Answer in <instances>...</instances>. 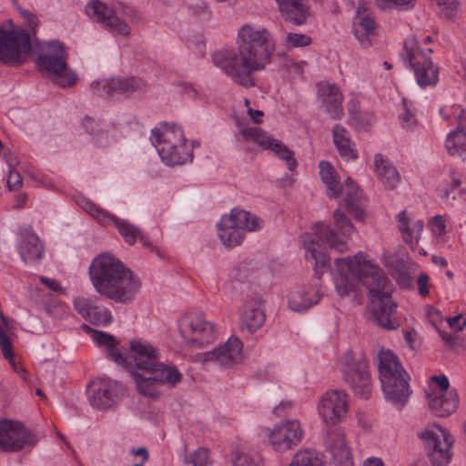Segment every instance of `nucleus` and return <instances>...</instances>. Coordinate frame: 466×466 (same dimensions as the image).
I'll use <instances>...</instances> for the list:
<instances>
[{"mask_svg": "<svg viewBox=\"0 0 466 466\" xmlns=\"http://www.w3.org/2000/svg\"><path fill=\"white\" fill-rule=\"evenodd\" d=\"M268 441L276 451L284 452L297 446L303 438V430L297 420L277 424L268 434Z\"/></svg>", "mask_w": 466, "mask_h": 466, "instance_id": "nucleus-16", "label": "nucleus"}, {"mask_svg": "<svg viewBox=\"0 0 466 466\" xmlns=\"http://www.w3.org/2000/svg\"><path fill=\"white\" fill-rule=\"evenodd\" d=\"M36 442L35 435L22 422L8 419L0 420V452H17Z\"/></svg>", "mask_w": 466, "mask_h": 466, "instance_id": "nucleus-13", "label": "nucleus"}, {"mask_svg": "<svg viewBox=\"0 0 466 466\" xmlns=\"http://www.w3.org/2000/svg\"><path fill=\"white\" fill-rule=\"evenodd\" d=\"M178 331L186 346L201 349L216 339L215 325L198 312L183 315L178 320Z\"/></svg>", "mask_w": 466, "mask_h": 466, "instance_id": "nucleus-10", "label": "nucleus"}, {"mask_svg": "<svg viewBox=\"0 0 466 466\" xmlns=\"http://www.w3.org/2000/svg\"><path fill=\"white\" fill-rule=\"evenodd\" d=\"M95 305L85 298H77L74 301L76 310L86 319Z\"/></svg>", "mask_w": 466, "mask_h": 466, "instance_id": "nucleus-46", "label": "nucleus"}, {"mask_svg": "<svg viewBox=\"0 0 466 466\" xmlns=\"http://www.w3.org/2000/svg\"><path fill=\"white\" fill-rule=\"evenodd\" d=\"M159 353L150 344L134 340L130 345V369L139 394L151 399L160 395L161 384L176 385L182 375L173 365L159 362Z\"/></svg>", "mask_w": 466, "mask_h": 466, "instance_id": "nucleus-3", "label": "nucleus"}, {"mask_svg": "<svg viewBox=\"0 0 466 466\" xmlns=\"http://www.w3.org/2000/svg\"><path fill=\"white\" fill-rule=\"evenodd\" d=\"M333 140L341 157L349 159H356L358 157V152L354 147V143L349 137L348 131L345 127L340 125H336L333 127Z\"/></svg>", "mask_w": 466, "mask_h": 466, "instance_id": "nucleus-32", "label": "nucleus"}, {"mask_svg": "<svg viewBox=\"0 0 466 466\" xmlns=\"http://www.w3.org/2000/svg\"><path fill=\"white\" fill-rule=\"evenodd\" d=\"M319 176L331 192L332 197L339 198L343 192L339 176L334 167L328 161H321L319 165Z\"/></svg>", "mask_w": 466, "mask_h": 466, "instance_id": "nucleus-34", "label": "nucleus"}, {"mask_svg": "<svg viewBox=\"0 0 466 466\" xmlns=\"http://www.w3.org/2000/svg\"><path fill=\"white\" fill-rule=\"evenodd\" d=\"M242 342L230 338L223 346L205 354L206 360H217L223 366H230L242 359Z\"/></svg>", "mask_w": 466, "mask_h": 466, "instance_id": "nucleus-25", "label": "nucleus"}, {"mask_svg": "<svg viewBox=\"0 0 466 466\" xmlns=\"http://www.w3.org/2000/svg\"><path fill=\"white\" fill-rule=\"evenodd\" d=\"M23 17L27 21L28 26L31 27L35 33L36 26L38 25L37 16L27 10L21 12Z\"/></svg>", "mask_w": 466, "mask_h": 466, "instance_id": "nucleus-59", "label": "nucleus"}, {"mask_svg": "<svg viewBox=\"0 0 466 466\" xmlns=\"http://www.w3.org/2000/svg\"><path fill=\"white\" fill-rule=\"evenodd\" d=\"M447 321L451 329L458 330H461L466 326V319H464L462 315L449 318Z\"/></svg>", "mask_w": 466, "mask_h": 466, "instance_id": "nucleus-57", "label": "nucleus"}, {"mask_svg": "<svg viewBox=\"0 0 466 466\" xmlns=\"http://www.w3.org/2000/svg\"><path fill=\"white\" fill-rule=\"evenodd\" d=\"M146 87L142 78L138 76L114 77L101 80L94 87L98 96H111L116 93L131 94Z\"/></svg>", "mask_w": 466, "mask_h": 466, "instance_id": "nucleus-20", "label": "nucleus"}, {"mask_svg": "<svg viewBox=\"0 0 466 466\" xmlns=\"http://www.w3.org/2000/svg\"><path fill=\"white\" fill-rule=\"evenodd\" d=\"M322 460L317 452L301 450L295 454L289 466H322Z\"/></svg>", "mask_w": 466, "mask_h": 466, "instance_id": "nucleus-39", "label": "nucleus"}, {"mask_svg": "<svg viewBox=\"0 0 466 466\" xmlns=\"http://www.w3.org/2000/svg\"><path fill=\"white\" fill-rule=\"evenodd\" d=\"M40 281L52 291H55L59 294L65 293V289L61 287L60 283L56 279L41 277Z\"/></svg>", "mask_w": 466, "mask_h": 466, "instance_id": "nucleus-53", "label": "nucleus"}, {"mask_svg": "<svg viewBox=\"0 0 466 466\" xmlns=\"http://www.w3.org/2000/svg\"><path fill=\"white\" fill-rule=\"evenodd\" d=\"M438 6L441 8L445 16L451 18L457 9L458 0H435Z\"/></svg>", "mask_w": 466, "mask_h": 466, "instance_id": "nucleus-48", "label": "nucleus"}, {"mask_svg": "<svg viewBox=\"0 0 466 466\" xmlns=\"http://www.w3.org/2000/svg\"><path fill=\"white\" fill-rule=\"evenodd\" d=\"M234 466H258L254 460L248 454L239 453L234 461Z\"/></svg>", "mask_w": 466, "mask_h": 466, "instance_id": "nucleus-56", "label": "nucleus"}, {"mask_svg": "<svg viewBox=\"0 0 466 466\" xmlns=\"http://www.w3.org/2000/svg\"><path fill=\"white\" fill-rule=\"evenodd\" d=\"M430 227L433 234L440 237L445 235V220L443 217H434L430 222Z\"/></svg>", "mask_w": 466, "mask_h": 466, "instance_id": "nucleus-51", "label": "nucleus"}, {"mask_svg": "<svg viewBox=\"0 0 466 466\" xmlns=\"http://www.w3.org/2000/svg\"><path fill=\"white\" fill-rule=\"evenodd\" d=\"M86 12L88 16L102 23L106 27L123 35L130 34V27L121 21L106 4L94 0L86 5Z\"/></svg>", "mask_w": 466, "mask_h": 466, "instance_id": "nucleus-21", "label": "nucleus"}, {"mask_svg": "<svg viewBox=\"0 0 466 466\" xmlns=\"http://www.w3.org/2000/svg\"><path fill=\"white\" fill-rule=\"evenodd\" d=\"M344 203L347 210L360 220L364 218L365 210L362 203V192L350 179L346 180Z\"/></svg>", "mask_w": 466, "mask_h": 466, "instance_id": "nucleus-29", "label": "nucleus"}, {"mask_svg": "<svg viewBox=\"0 0 466 466\" xmlns=\"http://www.w3.org/2000/svg\"><path fill=\"white\" fill-rule=\"evenodd\" d=\"M89 275L96 291L116 302H129L140 287L133 272L110 254L97 256L89 268Z\"/></svg>", "mask_w": 466, "mask_h": 466, "instance_id": "nucleus-4", "label": "nucleus"}, {"mask_svg": "<svg viewBox=\"0 0 466 466\" xmlns=\"http://www.w3.org/2000/svg\"><path fill=\"white\" fill-rule=\"evenodd\" d=\"M191 462L194 466H206L209 463V451L200 448L191 456Z\"/></svg>", "mask_w": 466, "mask_h": 466, "instance_id": "nucleus-47", "label": "nucleus"}, {"mask_svg": "<svg viewBox=\"0 0 466 466\" xmlns=\"http://www.w3.org/2000/svg\"><path fill=\"white\" fill-rule=\"evenodd\" d=\"M379 374L382 389L388 399L403 403L409 396V376L398 357L390 350H380Z\"/></svg>", "mask_w": 466, "mask_h": 466, "instance_id": "nucleus-5", "label": "nucleus"}, {"mask_svg": "<svg viewBox=\"0 0 466 466\" xmlns=\"http://www.w3.org/2000/svg\"><path fill=\"white\" fill-rule=\"evenodd\" d=\"M30 34L23 28L11 25L0 29V61L9 66L23 65L31 54Z\"/></svg>", "mask_w": 466, "mask_h": 466, "instance_id": "nucleus-8", "label": "nucleus"}, {"mask_svg": "<svg viewBox=\"0 0 466 466\" xmlns=\"http://www.w3.org/2000/svg\"><path fill=\"white\" fill-rule=\"evenodd\" d=\"M397 221L403 241L410 247L417 245L423 229V222L418 220L411 223L406 211H402L397 216Z\"/></svg>", "mask_w": 466, "mask_h": 466, "instance_id": "nucleus-30", "label": "nucleus"}, {"mask_svg": "<svg viewBox=\"0 0 466 466\" xmlns=\"http://www.w3.org/2000/svg\"><path fill=\"white\" fill-rule=\"evenodd\" d=\"M86 319L93 325L106 326L111 322L112 316L108 310L101 309L95 305Z\"/></svg>", "mask_w": 466, "mask_h": 466, "instance_id": "nucleus-41", "label": "nucleus"}, {"mask_svg": "<svg viewBox=\"0 0 466 466\" xmlns=\"http://www.w3.org/2000/svg\"><path fill=\"white\" fill-rule=\"evenodd\" d=\"M224 220L243 232L244 230H255L258 228V218L242 209H233Z\"/></svg>", "mask_w": 466, "mask_h": 466, "instance_id": "nucleus-35", "label": "nucleus"}, {"mask_svg": "<svg viewBox=\"0 0 466 466\" xmlns=\"http://www.w3.org/2000/svg\"><path fill=\"white\" fill-rule=\"evenodd\" d=\"M320 299L319 290L316 288H309L308 290L295 291L290 295L289 304L291 309L300 311L310 308L319 302Z\"/></svg>", "mask_w": 466, "mask_h": 466, "instance_id": "nucleus-33", "label": "nucleus"}, {"mask_svg": "<svg viewBox=\"0 0 466 466\" xmlns=\"http://www.w3.org/2000/svg\"><path fill=\"white\" fill-rule=\"evenodd\" d=\"M429 277L427 275H420L417 280L419 293L425 297L429 294Z\"/></svg>", "mask_w": 466, "mask_h": 466, "instance_id": "nucleus-55", "label": "nucleus"}, {"mask_svg": "<svg viewBox=\"0 0 466 466\" xmlns=\"http://www.w3.org/2000/svg\"><path fill=\"white\" fill-rule=\"evenodd\" d=\"M304 245L307 251L310 253L311 258L315 260V271L318 275L322 274L319 268L329 264L330 257L327 254L328 249H335L339 253L348 250V244L329 226L323 224L316 226L313 235L307 237Z\"/></svg>", "mask_w": 466, "mask_h": 466, "instance_id": "nucleus-7", "label": "nucleus"}, {"mask_svg": "<svg viewBox=\"0 0 466 466\" xmlns=\"http://www.w3.org/2000/svg\"><path fill=\"white\" fill-rule=\"evenodd\" d=\"M36 65L40 70L53 75L54 82L62 87L76 83V75L67 67V54L60 42L48 44V52L38 56Z\"/></svg>", "mask_w": 466, "mask_h": 466, "instance_id": "nucleus-11", "label": "nucleus"}, {"mask_svg": "<svg viewBox=\"0 0 466 466\" xmlns=\"http://www.w3.org/2000/svg\"><path fill=\"white\" fill-rule=\"evenodd\" d=\"M261 305L262 301L259 298H252L244 304L241 319L243 325L250 333L255 332L265 322L266 316Z\"/></svg>", "mask_w": 466, "mask_h": 466, "instance_id": "nucleus-27", "label": "nucleus"}, {"mask_svg": "<svg viewBox=\"0 0 466 466\" xmlns=\"http://www.w3.org/2000/svg\"><path fill=\"white\" fill-rule=\"evenodd\" d=\"M238 51L221 50L214 54L213 62L235 83L249 88L256 86L255 72L265 68L275 51L270 33L244 25L238 34Z\"/></svg>", "mask_w": 466, "mask_h": 466, "instance_id": "nucleus-2", "label": "nucleus"}, {"mask_svg": "<svg viewBox=\"0 0 466 466\" xmlns=\"http://www.w3.org/2000/svg\"><path fill=\"white\" fill-rule=\"evenodd\" d=\"M131 454H133L134 456H139L141 458V461L139 463H136L133 466H143L144 463L148 460L147 450L144 447L133 449L131 451Z\"/></svg>", "mask_w": 466, "mask_h": 466, "instance_id": "nucleus-60", "label": "nucleus"}, {"mask_svg": "<svg viewBox=\"0 0 466 466\" xmlns=\"http://www.w3.org/2000/svg\"><path fill=\"white\" fill-rule=\"evenodd\" d=\"M248 114L254 121V123L260 124L262 122V117L264 116V113L262 111L255 110L251 107H248Z\"/></svg>", "mask_w": 466, "mask_h": 466, "instance_id": "nucleus-62", "label": "nucleus"}, {"mask_svg": "<svg viewBox=\"0 0 466 466\" xmlns=\"http://www.w3.org/2000/svg\"><path fill=\"white\" fill-rule=\"evenodd\" d=\"M305 65H306V62H304V61L297 62V63L291 62L289 65H288V66H289V71L297 73V74H301Z\"/></svg>", "mask_w": 466, "mask_h": 466, "instance_id": "nucleus-64", "label": "nucleus"}, {"mask_svg": "<svg viewBox=\"0 0 466 466\" xmlns=\"http://www.w3.org/2000/svg\"><path fill=\"white\" fill-rule=\"evenodd\" d=\"M350 106V115L351 124L361 129L369 127L373 122V115L368 111L360 109L357 102H351Z\"/></svg>", "mask_w": 466, "mask_h": 466, "instance_id": "nucleus-38", "label": "nucleus"}, {"mask_svg": "<svg viewBox=\"0 0 466 466\" xmlns=\"http://www.w3.org/2000/svg\"><path fill=\"white\" fill-rule=\"evenodd\" d=\"M219 238L225 246L233 248L242 242L244 232L223 219L220 225Z\"/></svg>", "mask_w": 466, "mask_h": 466, "instance_id": "nucleus-36", "label": "nucleus"}, {"mask_svg": "<svg viewBox=\"0 0 466 466\" xmlns=\"http://www.w3.org/2000/svg\"><path fill=\"white\" fill-rule=\"evenodd\" d=\"M114 224L126 242L130 245H133L140 236V229L128 222L121 221L116 218Z\"/></svg>", "mask_w": 466, "mask_h": 466, "instance_id": "nucleus-40", "label": "nucleus"}, {"mask_svg": "<svg viewBox=\"0 0 466 466\" xmlns=\"http://www.w3.org/2000/svg\"><path fill=\"white\" fill-rule=\"evenodd\" d=\"M107 353L116 363L124 365L127 362V360L123 357L121 351L117 348V344L116 343L114 346H111L107 349Z\"/></svg>", "mask_w": 466, "mask_h": 466, "instance_id": "nucleus-54", "label": "nucleus"}, {"mask_svg": "<svg viewBox=\"0 0 466 466\" xmlns=\"http://www.w3.org/2000/svg\"><path fill=\"white\" fill-rule=\"evenodd\" d=\"M311 37L298 33H289L286 36L285 44L289 47H304L311 44Z\"/></svg>", "mask_w": 466, "mask_h": 466, "instance_id": "nucleus-43", "label": "nucleus"}, {"mask_svg": "<svg viewBox=\"0 0 466 466\" xmlns=\"http://www.w3.org/2000/svg\"><path fill=\"white\" fill-rule=\"evenodd\" d=\"M88 212L90 215L96 219L98 222L102 224L109 223V222H115L116 218L113 215H110L106 213L105 210L101 209L99 207L90 204Z\"/></svg>", "mask_w": 466, "mask_h": 466, "instance_id": "nucleus-45", "label": "nucleus"}, {"mask_svg": "<svg viewBox=\"0 0 466 466\" xmlns=\"http://www.w3.org/2000/svg\"><path fill=\"white\" fill-rule=\"evenodd\" d=\"M251 272V268L248 267V264H240L237 268V276L236 279L238 281L244 282L248 279V273Z\"/></svg>", "mask_w": 466, "mask_h": 466, "instance_id": "nucleus-58", "label": "nucleus"}, {"mask_svg": "<svg viewBox=\"0 0 466 466\" xmlns=\"http://www.w3.org/2000/svg\"><path fill=\"white\" fill-rule=\"evenodd\" d=\"M380 25L377 23L369 4L360 0L354 17L352 33L360 45L368 47L371 45V38L379 35Z\"/></svg>", "mask_w": 466, "mask_h": 466, "instance_id": "nucleus-17", "label": "nucleus"}, {"mask_svg": "<svg viewBox=\"0 0 466 466\" xmlns=\"http://www.w3.org/2000/svg\"><path fill=\"white\" fill-rule=\"evenodd\" d=\"M446 148L451 156L461 155L466 151V133L458 128L446 140Z\"/></svg>", "mask_w": 466, "mask_h": 466, "instance_id": "nucleus-37", "label": "nucleus"}, {"mask_svg": "<svg viewBox=\"0 0 466 466\" xmlns=\"http://www.w3.org/2000/svg\"><path fill=\"white\" fill-rule=\"evenodd\" d=\"M13 323L0 311V346L5 358L9 361L14 370L26 380V370L23 368L18 358L13 352L10 335L13 333Z\"/></svg>", "mask_w": 466, "mask_h": 466, "instance_id": "nucleus-24", "label": "nucleus"}, {"mask_svg": "<svg viewBox=\"0 0 466 466\" xmlns=\"http://www.w3.org/2000/svg\"><path fill=\"white\" fill-rule=\"evenodd\" d=\"M465 113L464 109L459 105L445 106L441 108V114L448 121L460 120L461 125L462 124V116Z\"/></svg>", "mask_w": 466, "mask_h": 466, "instance_id": "nucleus-44", "label": "nucleus"}, {"mask_svg": "<svg viewBox=\"0 0 466 466\" xmlns=\"http://www.w3.org/2000/svg\"><path fill=\"white\" fill-rule=\"evenodd\" d=\"M375 171L388 188H393L400 181V175L390 161L381 154L375 156Z\"/></svg>", "mask_w": 466, "mask_h": 466, "instance_id": "nucleus-31", "label": "nucleus"}, {"mask_svg": "<svg viewBox=\"0 0 466 466\" xmlns=\"http://www.w3.org/2000/svg\"><path fill=\"white\" fill-rule=\"evenodd\" d=\"M83 127L86 128V132H88L90 134H94L96 131H98L97 123L91 117H86L83 120Z\"/></svg>", "mask_w": 466, "mask_h": 466, "instance_id": "nucleus-61", "label": "nucleus"}, {"mask_svg": "<svg viewBox=\"0 0 466 466\" xmlns=\"http://www.w3.org/2000/svg\"><path fill=\"white\" fill-rule=\"evenodd\" d=\"M93 339L97 344L105 346L106 349L114 346L116 342L111 335L96 330H93Z\"/></svg>", "mask_w": 466, "mask_h": 466, "instance_id": "nucleus-49", "label": "nucleus"}, {"mask_svg": "<svg viewBox=\"0 0 466 466\" xmlns=\"http://www.w3.org/2000/svg\"><path fill=\"white\" fill-rule=\"evenodd\" d=\"M22 242L20 253L25 262H33L40 259L43 254V246L38 237L30 229H24L21 232Z\"/></svg>", "mask_w": 466, "mask_h": 466, "instance_id": "nucleus-28", "label": "nucleus"}, {"mask_svg": "<svg viewBox=\"0 0 466 466\" xmlns=\"http://www.w3.org/2000/svg\"><path fill=\"white\" fill-rule=\"evenodd\" d=\"M153 136L159 156L167 165H182L192 159V149L179 127L164 126L155 129Z\"/></svg>", "mask_w": 466, "mask_h": 466, "instance_id": "nucleus-6", "label": "nucleus"}, {"mask_svg": "<svg viewBox=\"0 0 466 466\" xmlns=\"http://www.w3.org/2000/svg\"><path fill=\"white\" fill-rule=\"evenodd\" d=\"M429 388L428 403L435 415L446 417L456 410L458 397L454 390L449 389L450 384L445 376L432 377Z\"/></svg>", "mask_w": 466, "mask_h": 466, "instance_id": "nucleus-15", "label": "nucleus"}, {"mask_svg": "<svg viewBox=\"0 0 466 466\" xmlns=\"http://www.w3.org/2000/svg\"><path fill=\"white\" fill-rule=\"evenodd\" d=\"M318 94L326 106L327 112L333 119H339L343 116V96L339 88L328 82L318 85Z\"/></svg>", "mask_w": 466, "mask_h": 466, "instance_id": "nucleus-26", "label": "nucleus"}, {"mask_svg": "<svg viewBox=\"0 0 466 466\" xmlns=\"http://www.w3.org/2000/svg\"><path fill=\"white\" fill-rule=\"evenodd\" d=\"M239 134L245 141L254 142L264 149H271L277 156L286 160L287 166L290 171L296 168L297 162L294 157V153L281 142L271 138L259 128L245 127L240 130Z\"/></svg>", "mask_w": 466, "mask_h": 466, "instance_id": "nucleus-19", "label": "nucleus"}, {"mask_svg": "<svg viewBox=\"0 0 466 466\" xmlns=\"http://www.w3.org/2000/svg\"><path fill=\"white\" fill-rule=\"evenodd\" d=\"M23 185V178L19 172L14 169V167L9 171L7 177V187L9 190H16L19 189Z\"/></svg>", "mask_w": 466, "mask_h": 466, "instance_id": "nucleus-50", "label": "nucleus"}, {"mask_svg": "<svg viewBox=\"0 0 466 466\" xmlns=\"http://www.w3.org/2000/svg\"><path fill=\"white\" fill-rule=\"evenodd\" d=\"M340 370L343 380L356 395L368 399L372 384L369 362L362 354L346 352L340 360Z\"/></svg>", "mask_w": 466, "mask_h": 466, "instance_id": "nucleus-9", "label": "nucleus"}, {"mask_svg": "<svg viewBox=\"0 0 466 466\" xmlns=\"http://www.w3.org/2000/svg\"><path fill=\"white\" fill-rule=\"evenodd\" d=\"M386 7L411 8L414 5L413 0H381Z\"/></svg>", "mask_w": 466, "mask_h": 466, "instance_id": "nucleus-52", "label": "nucleus"}, {"mask_svg": "<svg viewBox=\"0 0 466 466\" xmlns=\"http://www.w3.org/2000/svg\"><path fill=\"white\" fill-rule=\"evenodd\" d=\"M292 406L291 402H282L274 409V413L279 416H284V412L287 409H290Z\"/></svg>", "mask_w": 466, "mask_h": 466, "instance_id": "nucleus-63", "label": "nucleus"}, {"mask_svg": "<svg viewBox=\"0 0 466 466\" xmlns=\"http://www.w3.org/2000/svg\"><path fill=\"white\" fill-rule=\"evenodd\" d=\"M420 437L426 442L433 465L445 466L449 463L454 438L447 431L432 424L420 433Z\"/></svg>", "mask_w": 466, "mask_h": 466, "instance_id": "nucleus-14", "label": "nucleus"}, {"mask_svg": "<svg viewBox=\"0 0 466 466\" xmlns=\"http://www.w3.org/2000/svg\"><path fill=\"white\" fill-rule=\"evenodd\" d=\"M118 385L108 380H96L89 385L90 401L92 406L99 410L112 408L118 400Z\"/></svg>", "mask_w": 466, "mask_h": 466, "instance_id": "nucleus-22", "label": "nucleus"}, {"mask_svg": "<svg viewBox=\"0 0 466 466\" xmlns=\"http://www.w3.org/2000/svg\"><path fill=\"white\" fill-rule=\"evenodd\" d=\"M431 53V48L428 49V54L424 53L413 37L408 38L404 43L403 56L409 61L417 82L421 87L434 86L438 82V68L434 66L429 56Z\"/></svg>", "mask_w": 466, "mask_h": 466, "instance_id": "nucleus-12", "label": "nucleus"}, {"mask_svg": "<svg viewBox=\"0 0 466 466\" xmlns=\"http://www.w3.org/2000/svg\"><path fill=\"white\" fill-rule=\"evenodd\" d=\"M335 266L338 271L335 288L339 297L358 293L359 284L365 286L370 297L374 321L385 329L399 327L397 304L391 299L389 279L378 265L360 252L353 257L335 259Z\"/></svg>", "mask_w": 466, "mask_h": 466, "instance_id": "nucleus-1", "label": "nucleus"}, {"mask_svg": "<svg viewBox=\"0 0 466 466\" xmlns=\"http://www.w3.org/2000/svg\"><path fill=\"white\" fill-rule=\"evenodd\" d=\"M275 1L283 20L297 26L306 24L310 15V7L307 0Z\"/></svg>", "mask_w": 466, "mask_h": 466, "instance_id": "nucleus-23", "label": "nucleus"}, {"mask_svg": "<svg viewBox=\"0 0 466 466\" xmlns=\"http://www.w3.org/2000/svg\"><path fill=\"white\" fill-rule=\"evenodd\" d=\"M319 410L327 424L339 423L349 411L348 395L343 390L327 391L320 399Z\"/></svg>", "mask_w": 466, "mask_h": 466, "instance_id": "nucleus-18", "label": "nucleus"}, {"mask_svg": "<svg viewBox=\"0 0 466 466\" xmlns=\"http://www.w3.org/2000/svg\"><path fill=\"white\" fill-rule=\"evenodd\" d=\"M334 220L337 228L342 235L349 236L353 232L354 227L352 223L349 218L340 210H336L334 212Z\"/></svg>", "mask_w": 466, "mask_h": 466, "instance_id": "nucleus-42", "label": "nucleus"}]
</instances>
